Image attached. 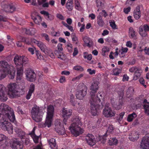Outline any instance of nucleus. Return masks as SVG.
Listing matches in <instances>:
<instances>
[{
  "label": "nucleus",
  "instance_id": "nucleus-6",
  "mask_svg": "<svg viewBox=\"0 0 149 149\" xmlns=\"http://www.w3.org/2000/svg\"><path fill=\"white\" fill-rule=\"evenodd\" d=\"M87 88L83 84H80L77 86L76 97L79 100L83 99L87 94Z\"/></svg>",
  "mask_w": 149,
  "mask_h": 149
},
{
  "label": "nucleus",
  "instance_id": "nucleus-21",
  "mask_svg": "<svg viewBox=\"0 0 149 149\" xmlns=\"http://www.w3.org/2000/svg\"><path fill=\"white\" fill-rule=\"evenodd\" d=\"M34 13L32 14L31 15V18L34 21L35 23L38 25H40L41 22L42 21V19L40 16L37 14L36 16H34Z\"/></svg>",
  "mask_w": 149,
  "mask_h": 149
},
{
  "label": "nucleus",
  "instance_id": "nucleus-39",
  "mask_svg": "<svg viewBox=\"0 0 149 149\" xmlns=\"http://www.w3.org/2000/svg\"><path fill=\"white\" fill-rule=\"evenodd\" d=\"M15 71L13 70V69H10V70L8 72V73L7 75H8L9 78L11 79H13L15 76Z\"/></svg>",
  "mask_w": 149,
  "mask_h": 149
},
{
  "label": "nucleus",
  "instance_id": "nucleus-50",
  "mask_svg": "<svg viewBox=\"0 0 149 149\" xmlns=\"http://www.w3.org/2000/svg\"><path fill=\"white\" fill-rule=\"evenodd\" d=\"M10 5L8 3L7 4L6 3L4 5H2V8H3L4 10L6 12V10H9L10 8H10Z\"/></svg>",
  "mask_w": 149,
  "mask_h": 149
},
{
  "label": "nucleus",
  "instance_id": "nucleus-47",
  "mask_svg": "<svg viewBox=\"0 0 149 149\" xmlns=\"http://www.w3.org/2000/svg\"><path fill=\"white\" fill-rule=\"evenodd\" d=\"M109 23L110 26L112 27V29H116V25L115 24V22L114 20H111L109 21Z\"/></svg>",
  "mask_w": 149,
  "mask_h": 149
},
{
  "label": "nucleus",
  "instance_id": "nucleus-5",
  "mask_svg": "<svg viewBox=\"0 0 149 149\" xmlns=\"http://www.w3.org/2000/svg\"><path fill=\"white\" fill-rule=\"evenodd\" d=\"M7 88L8 90L7 94L10 98H12L16 96L17 93L19 92V89H21L22 88L17 82L9 84L7 85Z\"/></svg>",
  "mask_w": 149,
  "mask_h": 149
},
{
  "label": "nucleus",
  "instance_id": "nucleus-3",
  "mask_svg": "<svg viewBox=\"0 0 149 149\" xmlns=\"http://www.w3.org/2000/svg\"><path fill=\"white\" fill-rule=\"evenodd\" d=\"M71 121L72 123L69 127V130L73 135L77 137L83 132V129L80 127L82 125L81 118L78 116L74 117Z\"/></svg>",
  "mask_w": 149,
  "mask_h": 149
},
{
  "label": "nucleus",
  "instance_id": "nucleus-29",
  "mask_svg": "<svg viewBox=\"0 0 149 149\" xmlns=\"http://www.w3.org/2000/svg\"><path fill=\"white\" fill-rule=\"evenodd\" d=\"M118 143V141L116 137L111 138L108 141V144L111 146H116Z\"/></svg>",
  "mask_w": 149,
  "mask_h": 149
},
{
  "label": "nucleus",
  "instance_id": "nucleus-48",
  "mask_svg": "<svg viewBox=\"0 0 149 149\" xmlns=\"http://www.w3.org/2000/svg\"><path fill=\"white\" fill-rule=\"evenodd\" d=\"M33 39H30L28 38H22V41L23 42H25L26 43L28 44H30L31 42L33 43L32 42V40Z\"/></svg>",
  "mask_w": 149,
  "mask_h": 149
},
{
  "label": "nucleus",
  "instance_id": "nucleus-11",
  "mask_svg": "<svg viewBox=\"0 0 149 149\" xmlns=\"http://www.w3.org/2000/svg\"><path fill=\"white\" fill-rule=\"evenodd\" d=\"M140 147L141 149L149 148V133L146 134L142 139Z\"/></svg>",
  "mask_w": 149,
  "mask_h": 149
},
{
  "label": "nucleus",
  "instance_id": "nucleus-31",
  "mask_svg": "<svg viewBox=\"0 0 149 149\" xmlns=\"http://www.w3.org/2000/svg\"><path fill=\"white\" fill-rule=\"evenodd\" d=\"M34 85L31 84L30 86V88L26 97L27 99L29 100L32 94L34 91Z\"/></svg>",
  "mask_w": 149,
  "mask_h": 149
},
{
  "label": "nucleus",
  "instance_id": "nucleus-56",
  "mask_svg": "<svg viewBox=\"0 0 149 149\" xmlns=\"http://www.w3.org/2000/svg\"><path fill=\"white\" fill-rule=\"evenodd\" d=\"M120 70L118 68L115 69L113 71V74L115 75H118L120 72Z\"/></svg>",
  "mask_w": 149,
  "mask_h": 149
},
{
  "label": "nucleus",
  "instance_id": "nucleus-58",
  "mask_svg": "<svg viewBox=\"0 0 149 149\" xmlns=\"http://www.w3.org/2000/svg\"><path fill=\"white\" fill-rule=\"evenodd\" d=\"M67 48L68 49L69 52H71L72 51V44L68 43L67 45Z\"/></svg>",
  "mask_w": 149,
  "mask_h": 149
},
{
  "label": "nucleus",
  "instance_id": "nucleus-27",
  "mask_svg": "<svg viewBox=\"0 0 149 149\" xmlns=\"http://www.w3.org/2000/svg\"><path fill=\"white\" fill-rule=\"evenodd\" d=\"M23 32L27 34L33 35L36 33V30L34 28H30L29 29L25 28L23 29Z\"/></svg>",
  "mask_w": 149,
  "mask_h": 149
},
{
  "label": "nucleus",
  "instance_id": "nucleus-8",
  "mask_svg": "<svg viewBox=\"0 0 149 149\" xmlns=\"http://www.w3.org/2000/svg\"><path fill=\"white\" fill-rule=\"evenodd\" d=\"M28 59L25 56H19L16 55L14 59V61L16 65H19L22 67L23 65L25 64L27 62Z\"/></svg>",
  "mask_w": 149,
  "mask_h": 149
},
{
  "label": "nucleus",
  "instance_id": "nucleus-22",
  "mask_svg": "<svg viewBox=\"0 0 149 149\" xmlns=\"http://www.w3.org/2000/svg\"><path fill=\"white\" fill-rule=\"evenodd\" d=\"M129 138L130 141L134 142L137 140L139 138L138 135L136 132L133 131L130 134Z\"/></svg>",
  "mask_w": 149,
  "mask_h": 149
},
{
  "label": "nucleus",
  "instance_id": "nucleus-9",
  "mask_svg": "<svg viewBox=\"0 0 149 149\" xmlns=\"http://www.w3.org/2000/svg\"><path fill=\"white\" fill-rule=\"evenodd\" d=\"M8 138L3 134H0V148L6 149L9 146Z\"/></svg>",
  "mask_w": 149,
  "mask_h": 149
},
{
  "label": "nucleus",
  "instance_id": "nucleus-30",
  "mask_svg": "<svg viewBox=\"0 0 149 149\" xmlns=\"http://www.w3.org/2000/svg\"><path fill=\"white\" fill-rule=\"evenodd\" d=\"M40 13L42 14L45 15L46 19L48 20H51L54 19V16L51 15L49 14L48 13L45 11H40Z\"/></svg>",
  "mask_w": 149,
  "mask_h": 149
},
{
  "label": "nucleus",
  "instance_id": "nucleus-38",
  "mask_svg": "<svg viewBox=\"0 0 149 149\" xmlns=\"http://www.w3.org/2000/svg\"><path fill=\"white\" fill-rule=\"evenodd\" d=\"M23 79V75H21L20 74H17V78L16 80L17 81L20 80L22 82V87L21 89H24L25 88L24 86V81L22 79Z\"/></svg>",
  "mask_w": 149,
  "mask_h": 149
},
{
  "label": "nucleus",
  "instance_id": "nucleus-60",
  "mask_svg": "<svg viewBox=\"0 0 149 149\" xmlns=\"http://www.w3.org/2000/svg\"><path fill=\"white\" fill-rule=\"evenodd\" d=\"M138 68L136 67H133L129 69V71L131 72H135Z\"/></svg>",
  "mask_w": 149,
  "mask_h": 149
},
{
  "label": "nucleus",
  "instance_id": "nucleus-44",
  "mask_svg": "<svg viewBox=\"0 0 149 149\" xmlns=\"http://www.w3.org/2000/svg\"><path fill=\"white\" fill-rule=\"evenodd\" d=\"M109 51V48L106 46H104L103 47L102 49V55L103 56H105L106 55L105 53L108 52Z\"/></svg>",
  "mask_w": 149,
  "mask_h": 149
},
{
  "label": "nucleus",
  "instance_id": "nucleus-15",
  "mask_svg": "<svg viewBox=\"0 0 149 149\" xmlns=\"http://www.w3.org/2000/svg\"><path fill=\"white\" fill-rule=\"evenodd\" d=\"M0 66L1 67L2 70L8 72L10 69L14 68L13 66L9 65L8 62L5 61H0Z\"/></svg>",
  "mask_w": 149,
  "mask_h": 149
},
{
  "label": "nucleus",
  "instance_id": "nucleus-52",
  "mask_svg": "<svg viewBox=\"0 0 149 149\" xmlns=\"http://www.w3.org/2000/svg\"><path fill=\"white\" fill-rule=\"evenodd\" d=\"M41 36L43 38L45 39L48 42H49L50 39L49 38V36L45 33H42L41 34Z\"/></svg>",
  "mask_w": 149,
  "mask_h": 149
},
{
  "label": "nucleus",
  "instance_id": "nucleus-1",
  "mask_svg": "<svg viewBox=\"0 0 149 149\" xmlns=\"http://www.w3.org/2000/svg\"><path fill=\"white\" fill-rule=\"evenodd\" d=\"M10 121L17 124V121L13 110L8 105L1 103L0 105V128L4 131H6L9 134L13 132V127Z\"/></svg>",
  "mask_w": 149,
  "mask_h": 149
},
{
  "label": "nucleus",
  "instance_id": "nucleus-41",
  "mask_svg": "<svg viewBox=\"0 0 149 149\" xmlns=\"http://www.w3.org/2000/svg\"><path fill=\"white\" fill-rule=\"evenodd\" d=\"M8 72L2 70H0V80L5 78Z\"/></svg>",
  "mask_w": 149,
  "mask_h": 149
},
{
  "label": "nucleus",
  "instance_id": "nucleus-35",
  "mask_svg": "<svg viewBox=\"0 0 149 149\" xmlns=\"http://www.w3.org/2000/svg\"><path fill=\"white\" fill-rule=\"evenodd\" d=\"M106 139L107 136L106 134L102 136H99L96 138L97 142L100 141L104 143L106 142Z\"/></svg>",
  "mask_w": 149,
  "mask_h": 149
},
{
  "label": "nucleus",
  "instance_id": "nucleus-43",
  "mask_svg": "<svg viewBox=\"0 0 149 149\" xmlns=\"http://www.w3.org/2000/svg\"><path fill=\"white\" fill-rule=\"evenodd\" d=\"M84 58L90 61L92 58V56L91 54H89L87 52H84Z\"/></svg>",
  "mask_w": 149,
  "mask_h": 149
},
{
  "label": "nucleus",
  "instance_id": "nucleus-51",
  "mask_svg": "<svg viewBox=\"0 0 149 149\" xmlns=\"http://www.w3.org/2000/svg\"><path fill=\"white\" fill-rule=\"evenodd\" d=\"M17 74H20L21 75H23V72L22 67H20L19 68H17Z\"/></svg>",
  "mask_w": 149,
  "mask_h": 149
},
{
  "label": "nucleus",
  "instance_id": "nucleus-14",
  "mask_svg": "<svg viewBox=\"0 0 149 149\" xmlns=\"http://www.w3.org/2000/svg\"><path fill=\"white\" fill-rule=\"evenodd\" d=\"M85 139L88 144L91 146L95 145L97 142L96 138L95 139L94 136L91 134H88L85 136Z\"/></svg>",
  "mask_w": 149,
  "mask_h": 149
},
{
  "label": "nucleus",
  "instance_id": "nucleus-24",
  "mask_svg": "<svg viewBox=\"0 0 149 149\" xmlns=\"http://www.w3.org/2000/svg\"><path fill=\"white\" fill-rule=\"evenodd\" d=\"M15 130L18 137H20L21 139L24 138L25 135L24 132L21 129L17 128H16Z\"/></svg>",
  "mask_w": 149,
  "mask_h": 149
},
{
  "label": "nucleus",
  "instance_id": "nucleus-32",
  "mask_svg": "<svg viewBox=\"0 0 149 149\" xmlns=\"http://www.w3.org/2000/svg\"><path fill=\"white\" fill-rule=\"evenodd\" d=\"M97 23L99 26L100 27H102L104 25V23L102 19V16H101L100 13L97 17Z\"/></svg>",
  "mask_w": 149,
  "mask_h": 149
},
{
  "label": "nucleus",
  "instance_id": "nucleus-28",
  "mask_svg": "<svg viewBox=\"0 0 149 149\" xmlns=\"http://www.w3.org/2000/svg\"><path fill=\"white\" fill-rule=\"evenodd\" d=\"M36 127H34L31 132L29 134L31 136L34 142L37 143L38 142L39 137L35 134Z\"/></svg>",
  "mask_w": 149,
  "mask_h": 149
},
{
  "label": "nucleus",
  "instance_id": "nucleus-2",
  "mask_svg": "<svg viewBox=\"0 0 149 149\" xmlns=\"http://www.w3.org/2000/svg\"><path fill=\"white\" fill-rule=\"evenodd\" d=\"M99 83L97 81L93 82L90 86V92L91 95L90 102L91 104V113L93 116H96L99 112L100 110L102 109L103 105H98V103L100 102V99L97 95H95V93L99 88Z\"/></svg>",
  "mask_w": 149,
  "mask_h": 149
},
{
  "label": "nucleus",
  "instance_id": "nucleus-55",
  "mask_svg": "<svg viewBox=\"0 0 149 149\" xmlns=\"http://www.w3.org/2000/svg\"><path fill=\"white\" fill-rule=\"evenodd\" d=\"M113 125H109V126L108 127L107 132L111 133L113 131Z\"/></svg>",
  "mask_w": 149,
  "mask_h": 149
},
{
  "label": "nucleus",
  "instance_id": "nucleus-42",
  "mask_svg": "<svg viewBox=\"0 0 149 149\" xmlns=\"http://www.w3.org/2000/svg\"><path fill=\"white\" fill-rule=\"evenodd\" d=\"M139 33L142 37H145L147 35L146 31L143 30L142 26H140L139 29Z\"/></svg>",
  "mask_w": 149,
  "mask_h": 149
},
{
  "label": "nucleus",
  "instance_id": "nucleus-54",
  "mask_svg": "<svg viewBox=\"0 0 149 149\" xmlns=\"http://www.w3.org/2000/svg\"><path fill=\"white\" fill-rule=\"evenodd\" d=\"M134 91L133 88L132 87H129L127 90L126 91V93L127 95L131 94Z\"/></svg>",
  "mask_w": 149,
  "mask_h": 149
},
{
  "label": "nucleus",
  "instance_id": "nucleus-62",
  "mask_svg": "<svg viewBox=\"0 0 149 149\" xmlns=\"http://www.w3.org/2000/svg\"><path fill=\"white\" fill-rule=\"evenodd\" d=\"M62 46V44L60 43H58L57 45V48L58 50L60 52L61 51L63 50Z\"/></svg>",
  "mask_w": 149,
  "mask_h": 149
},
{
  "label": "nucleus",
  "instance_id": "nucleus-13",
  "mask_svg": "<svg viewBox=\"0 0 149 149\" xmlns=\"http://www.w3.org/2000/svg\"><path fill=\"white\" fill-rule=\"evenodd\" d=\"M6 89L4 85L0 84V100L2 101H6L8 99Z\"/></svg>",
  "mask_w": 149,
  "mask_h": 149
},
{
  "label": "nucleus",
  "instance_id": "nucleus-19",
  "mask_svg": "<svg viewBox=\"0 0 149 149\" xmlns=\"http://www.w3.org/2000/svg\"><path fill=\"white\" fill-rule=\"evenodd\" d=\"M53 117L47 116L45 122L44 123L41 124V127H49L51 126L53 121Z\"/></svg>",
  "mask_w": 149,
  "mask_h": 149
},
{
  "label": "nucleus",
  "instance_id": "nucleus-33",
  "mask_svg": "<svg viewBox=\"0 0 149 149\" xmlns=\"http://www.w3.org/2000/svg\"><path fill=\"white\" fill-rule=\"evenodd\" d=\"M142 71L141 69L139 68L136 72H135L133 76V79L137 80L141 76V73Z\"/></svg>",
  "mask_w": 149,
  "mask_h": 149
},
{
  "label": "nucleus",
  "instance_id": "nucleus-16",
  "mask_svg": "<svg viewBox=\"0 0 149 149\" xmlns=\"http://www.w3.org/2000/svg\"><path fill=\"white\" fill-rule=\"evenodd\" d=\"M72 110L70 109L63 108L62 110V116L64 118V121L65 120V121L72 114Z\"/></svg>",
  "mask_w": 149,
  "mask_h": 149
},
{
  "label": "nucleus",
  "instance_id": "nucleus-45",
  "mask_svg": "<svg viewBox=\"0 0 149 149\" xmlns=\"http://www.w3.org/2000/svg\"><path fill=\"white\" fill-rule=\"evenodd\" d=\"M70 101L71 104L73 106H75L77 103L76 101L75 100L74 96L73 94H71L70 97Z\"/></svg>",
  "mask_w": 149,
  "mask_h": 149
},
{
  "label": "nucleus",
  "instance_id": "nucleus-25",
  "mask_svg": "<svg viewBox=\"0 0 149 149\" xmlns=\"http://www.w3.org/2000/svg\"><path fill=\"white\" fill-rule=\"evenodd\" d=\"M48 141L49 145L52 149H57L58 146L56 144L55 139L52 138Z\"/></svg>",
  "mask_w": 149,
  "mask_h": 149
},
{
  "label": "nucleus",
  "instance_id": "nucleus-23",
  "mask_svg": "<svg viewBox=\"0 0 149 149\" xmlns=\"http://www.w3.org/2000/svg\"><path fill=\"white\" fill-rule=\"evenodd\" d=\"M141 14L140 7L137 6L134 10V16L136 19H138L141 17Z\"/></svg>",
  "mask_w": 149,
  "mask_h": 149
},
{
  "label": "nucleus",
  "instance_id": "nucleus-10",
  "mask_svg": "<svg viewBox=\"0 0 149 149\" xmlns=\"http://www.w3.org/2000/svg\"><path fill=\"white\" fill-rule=\"evenodd\" d=\"M109 104L106 103L104 109L103 110V113L106 117H111L115 116L116 112L112 111L111 108L109 107Z\"/></svg>",
  "mask_w": 149,
  "mask_h": 149
},
{
  "label": "nucleus",
  "instance_id": "nucleus-7",
  "mask_svg": "<svg viewBox=\"0 0 149 149\" xmlns=\"http://www.w3.org/2000/svg\"><path fill=\"white\" fill-rule=\"evenodd\" d=\"M32 42L33 43H34L36 45L41 51L45 54H49L50 49L48 48L46 45L42 42L38 41L35 39H33L32 40Z\"/></svg>",
  "mask_w": 149,
  "mask_h": 149
},
{
  "label": "nucleus",
  "instance_id": "nucleus-26",
  "mask_svg": "<svg viewBox=\"0 0 149 149\" xmlns=\"http://www.w3.org/2000/svg\"><path fill=\"white\" fill-rule=\"evenodd\" d=\"M54 108L53 106L49 105L47 107V116H53Z\"/></svg>",
  "mask_w": 149,
  "mask_h": 149
},
{
  "label": "nucleus",
  "instance_id": "nucleus-12",
  "mask_svg": "<svg viewBox=\"0 0 149 149\" xmlns=\"http://www.w3.org/2000/svg\"><path fill=\"white\" fill-rule=\"evenodd\" d=\"M55 129L59 134L64 135L65 133V129L63 125L61 124L59 120H56L55 121Z\"/></svg>",
  "mask_w": 149,
  "mask_h": 149
},
{
  "label": "nucleus",
  "instance_id": "nucleus-34",
  "mask_svg": "<svg viewBox=\"0 0 149 149\" xmlns=\"http://www.w3.org/2000/svg\"><path fill=\"white\" fill-rule=\"evenodd\" d=\"M66 8L69 11H72L73 8V3L72 1H68L66 4Z\"/></svg>",
  "mask_w": 149,
  "mask_h": 149
},
{
  "label": "nucleus",
  "instance_id": "nucleus-59",
  "mask_svg": "<svg viewBox=\"0 0 149 149\" xmlns=\"http://www.w3.org/2000/svg\"><path fill=\"white\" fill-rule=\"evenodd\" d=\"M9 10H6L7 12L12 13L15 10V8L14 6H10Z\"/></svg>",
  "mask_w": 149,
  "mask_h": 149
},
{
  "label": "nucleus",
  "instance_id": "nucleus-61",
  "mask_svg": "<svg viewBox=\"0 0 149 149\" xmlns=\"http://www.w3.org/2000/svg\"><path fill=\"white\" fill-rule=\"evenodd\" d=\"M59 81L60 83H63L66 82L65 78V76H61V77Z\"/></svg>",
  "mask_w": 149,
  "mask_h": 149
},
{
  "label": "nucleus",
  "instance_id": "nucleus-64",
  "mask_svg": "<svg viewBox=\"0 0 149 149\" xmlns=\"http://www.w3.org/2000/svg\"><path fill=\"white\" fill-rule=\"evenodd\" d=\"M70 72L69 71L66 70H64L61 72V74L62 75H64L66 76H68L70 74Z\"/></svg>",
  "mask_w": 149,
  "mask_h": 149
},
{
  "label": "nucleus",
  "instance_id": "nucleus-49",
  "mask_svg": "<svg viewBox=\"0 0 149 149\" xmlns=\"http://www.w3.org/2000/svg\"><path fill=\"white\" fill-rule=\"evenodd\" d=\"M73 69L81 72H82L84 70L83 68L80 65H76L74 66L73 68Z\"/></svg>",
  "mask_w": 149,
  "mask_h": 149
},
{
  "label": "nucleus",
  "instance_id": "nucleus-46",
  "mask_svg": "<svg viewBox=\"0 0 149 149\" xmlns=\"http://www.w3.org/2000/svg\"><path fill=\"white\" fill-rule=\"evenodd\" d=\"M145 110V112L148 115H149V102H147L144 105Z\"/></svg>",
  "mask_w": 149,
  "mask_h": 149
},
{
  "label": "nucleus",
  "instance_id": "nucleus-40",
  "mask_svg": "<svg viewBox=\"0 0 149 149\" xmlns=\"http://www.w3.org/2000/svg\"><path fill=\"white\" fill-rule=\"evenodd\" d=\"M136 114L134 113H133L129 115L127 118V120L128 121L130 122H131L132 120L136 117Z\"/></svg>",
  "mask_w": 149,
  "mask_h": 149
},
{
  "label": "nucleus",
  "instance_id": "nucleus-4",
  "mask_svg": "<svg viewBox=\"0 0 149 149\" xmlns=\"http://www.w3.org/2000/svg\"><path fill=\"white\" fill-rule=\"evenodd\" d=\"M44 108L34 105L31 111L32 117L33 120L37 122L41 121L42 119Z\"/></svg>",
  "mask_w": 149,
  "mask_h": 149
},
{
  "label": "nucleus",
  "instance_id": "nucleus-20",
  "mask_svg": "<svg viewBox=\"0 0 149 149\" xmlns=\"http://www.w3.org/2000/svg\"><path fill=\"white\" fill-rule=\"evenodd\" d=\"M83 40L85 45L87 47H90L93 46V41L88 37L86 36H85L83 38Z\"/></svg>",
  "mask_w": 149,
  "mask_h": 149
},
{
  "label": "nucleus",
  "instance_id": "nucleus-36",
  "mask_svg": "<svg viewBox=\"0 0 149 149\" xmlns=\"http://www.w3.org/2000/svg\"><path fill=\"white\" fill-rule=\"evenodd\" d=\"M74 4L76 9L79 10H81V7L80 4V0H74Z\"/></svg>",
  "mask_w": 149,
  "mask_h": 149
},
{
  "label": "nucleus",
  "instance_id": "nucleus-63",
  "mask_svg": "<svg viewBox=\"0 0 149 149\" xmlns=\"http://www.w3.org/2000/svg\"><path fill=\"white\" fill-rule=\"evenodd\" d=\"M87 71L89 73V74L91 75L95 74V70H92L91 69H88Z\"/></svg>",
  "mask_w": 149,
  "mask_h": 149
},
{
  "label": "nucleus",
  "instance_id": "nucleus-53",
  "mask_svg": "<svg viewBox=\"0 0 149 149\" xmlns=\"http://www.w3.org/2000/svg\"><path fill=\"white\" fill-rule=\"evenodd\" d=\"M83 76L84 74H81L76 77L73 78L72 79V81H75L79 80L81 78L83 77Z\"/></svg>",
  "mask_w": 149,
  "mask_h": 149
},
{
  "label": "nucleus",
  "instance_id": "nucleus-18",
  "mask_svg": "<svg viewBox=\"0 0 149 149\" xmlns=\"http://www.w3.org/2000/svg\"><path fill=\"white\" fill-rule=\"evenodd\" d=\"M10 146L13 149H22L23 146L17 139H15L12 140V143L10 144Z\"/></svg>",
  "mask_w": 149,
  "mask_h": 149
},
{
  "label": "nucleus",
  "instance_id": "nucleus-17",
  "mask_svg": "<svg viewBox=\"0 0 149 149\" xmlns=\"http://www.w3.org/2000/svg\"><path fill=\"white\" fill-rule=\"evenodd\" d=\"M26 77L28 80L33 81L35 80L36 75L33 71L28 70L26 73Z\"/></svg>",
  "mask_w": 149,
  "mask_h": 149
},
{
  "label": "nucleus",
  "instance_id": "nucleus-57",
  "mask_svg": "<svg viewBox=\"0 0 149 149\" xmlns=\"http://www.w3.org/2000/svg\"><path fill=\"white\" fill-rule=\"evenodd\" d=\"M139 81L140 83L144 86L145 88L146 87V86L145 85V81L143 77H141L140 78Z\"/></svg>",
  "mask_w": 149,
  "mask_h": 149
},
{
  "label": "nucleus",
  "instance_id": "nucleus-37",
  "mask_svg": "<svg viewBox=\"0 0 149 149\" xmlns=\"http://www.w3.org/2000/svg\"><path fill=\"white\" fill-rule=\"evenodd\" d=\"M129 36L130 38H134L136 37L135 32L133 28L131 27L129 28Z\"/></svg>",
  "mask_w": 149,
  "mask_h": 149
}]
</instances>
